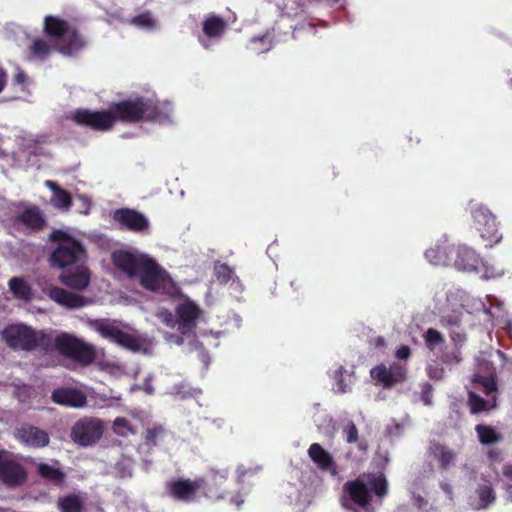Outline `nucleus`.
I'll list each match as a JSON object with an SVG mask.
<instances>
[{"label":"nucleus","instance_id":"6e6552de","mask_svg":"<svg viewBox=\"0 0 512 512\" xmlns=\"http://www.w3.org/2000/svg\"><path fill=\"white\" fill-rule=\"evenodd\" d=\"M205 484L206 480L203 477L195 479L177 477L166 482L165 491L173 500L189 504L198 500V493Z\"/></svg>","mask_w":512,"mask_h":512},{"label":"nucleus","instance_id":"4d7b16f0","mask_svg":"<svg viewBox=\"0 0 512 512\" xmlns=\"http://www.w3.org/2000/svg\"><path fill=\"white\" fill-rule=\"evenodd\" d=\"M452 359L454 360L455 363H459L462 361L460 349H455V351L452 353Z\"/></svg>","mask_w":512,"mask_h":512},{"label":"nucleus","instance_id":"f3484780","mask_svg":"<svg viewBox=\"0 0 512 512\" xmlns=\"http://www.w3.org/2000/svg\"><path fill=\"white\" fill-rule=\"evenodd\" d=\"M27 480L25 468L16 460L6 456L0 466V481L8 487H18Z\"/></svg>","mask_w":512,"mask_h":512},{"label":"nucleus","instance_id":"79ce46f5","mask_svg":"<svg viewBox=\"0 0 512 512\" xmlns=\"http://www.w3.org/2000/svg\"><path fill=\"white\" fill-rule=\"evenodd\" d=\"M440 324L449 331L456 328L458 329L461 326V317L455 313L443 315L440 318Z\"/></svg>","mask_w":512,"mask_h":512},{"label":"nucleus","instance_id":"72a5a7b5","mask_svg":"<svg viewBox=\"0 0 512 512\" xmlns=\"http://www.w3.org/2000/svg\"><path fill=\"white\" fill-rule=\"evenodd\" d=\"M226 23L219 16H211L203 23V32L208 37H219L225 30Z\"/></svg>","mask_w":512,"mask_h":512},{"label":"nucleus","instance_id":"cd10ccee","mask_svg":"<svg viewBox=\"0 0 512 512\" xmlns=\"http://www.w3.org/2000/svg\"><path fill=\"white\" fill-rule=\"evenodd\" d=\"M449 251L450 245L436 246L429 248L425 252V257L433 265L450 266L453 256L448 253Z\"/></svg>","mask_w":512,"mask_h":512},{"label":"nucleus","instance_id":"e433bc0d","mask_svg":"<svg viewBox=\"0 0 512 512\" xmlns=\"http://www.w3.org/2000/svg\"><path fill=\"white\" fill-rule=\"evenodd\" d=\"M116 344L133 352L139 351L141 348L139 340L132 334L123 330Z\"/></svg>","mask_w":512,"mask_h":512},{"label":"nucleus","instance_id":"b1692460","mask_svg":"<svg viewBox=\"0 0 512 512\" xmlns=\"http://www.w3.org/2000/svg\"><path fill=\"white\" fill-rule=\"evenodd\" d=\"M429 452L430 455L437 460L438 466L441 470L449 469L456 459V453L454 450L436 441L430 443Z\"/></svg>","mask_w":512,"mask_h":512},{"label":"nucleus","instance_id":"2eb2a0df","mask_svg":"<svg viewBox=\"0 0 512 512\" xmlns=\"http://www.w3.org/2000/svg\"><path fill=\"white\" fill-rule=\"evenodd\" d=\"M147 257L145 254H134L127 250L119 249L112 252L111 260L113 265L129 278H136L141 265Z\"/></svg>","mask_w":512,"mask_h":512},{"label":"nucleus","instance_id":"5fc2aeb1","mask_svg":"<svg viewBox=\"0 0 512 512\" xmlns=\"http://www.w3.org/2000/svg\"><path fill=\"white\" fill-rule=\"evenodd\" d=\"M500 451L496 449H491L488 451V457L491 460H498L500 458Z\"/></svg>","mask_w":512,"mask_h":512},{"label":"nucleus","instance_id":"aec40b11","mask_svg":"<svg viewBox=\"0 0 512 512\" xmlns=\"http://www.w3.org/2000/svg\"><path fill=\"white\" fill-rule=\"evenodd\" d=\"M60 282L70 289L83 291L91 281L90 270L82 264L75 266L74 270L63 272L59 276Z\"/></svg>","mask_w":512,"mask_h":512},{"label":"nucleus","instance_id":"37998d69","mask_svg":"<svg viewBox=\"0 0 512 512\" xmlns=\"http://www.w3.org/2000/svg\"><path fill=\"white\" fill-rule=\"evenodd\" d=\"M478 496L482 503L488 505L495 500V493L490 485H482L478 489Z\"/></svg>","mask_w":512,"mask_h":512},{"label":"nucleus","instance_id":"58836bf2","mask_svg":"<svg viewBox=\"0 0 512 512\" xmlns=\"http://www.w3.org/2000/svg\"><path fill=\"white\" fill-rule=\"evenodd\" d=\"M50 51V45L43 39L37 38L33 41L31 52L35 57L43 59L50 54Z\"/></svg>","mask_w":512,"mask_h":512},{"label":"nucleus","instance_id":"09e8293b","mask_svg":"<svg viewBox=\"0 0 512 512\" xmlns=\"http://www.w3.org/2000/svg\"><path fill=\"white\" fill-rule=\"evenodd\" d=\"M344 372H345V370H344L343 366H339L334 372V379L337 382V389H338V392H340V393L347 392V385L345 384L344 379H343Z\"/></svg>","mask_w":512,"mask_h":512},{"label":"nucleus","instance_id":"7c9ffc66","mask_svg":"<svg viewBox=\"0 0 512 512\" xmlns=\"http://www.w3.org/2000/svg\"><path fill=\"white\" fill-rule=\"evenodd\" d=\"M479 442L482 445L490 446L502 440V435L498 433L492 426L478 424L475 426Z\"/></svg>","mask_w":512,"mask_h":512},{"label":"nucleus","instance_id":"f03ea898","mask_svg":"<svg viewBox=\"0 0 512 512\" xmlns=\"http://www.w3.org/2000/svg\"><path fill=\"white\" fill-rule=\"evenodd\" d=\"M1 338L12 350L32 352L41 349L45 352L53 350V337L44 330H36L31 326L19 323L6 326Z\"/></svg>","mask_w":512,"mask_h":512},{"label":"nucleus","instance_id":"f704fd0d","mask_svg":"<svg viewBox=\"0 0 512 512\" xmlns=\"http://www.w3.org/2000/svg\"><path fill=\"white\" fill-rule=\"evenodd\" d=\"M423 339L426 348L430 351L435 350L436 347L442 345L445 342L444 335L434 328H428L423 334Z\"/></svg>","mask_w":512,"mask_h":512},{"label":"nucleus","instance_id":"a211bd4d","mask_svg":"<svg viewBox=\"0 0 512 512\" xmlns=\"http://www.w3.org/2000/svg\"><path fill=\"white\" fill-rule=\"evenodd\" d=\"M448 253L453 256L450 266L458 270L472 271L475 270L480 263L479 256L476 252L467 246L450 245V251Z\"/></svg>","mask_w":512,"mask_h":512},{"label":"nucleus","instance_id":"3c124183","mask_svg":"<svg viewBox=\"0 0 512 512\" xmlns=\"http://www.w3.org/2000/svg\"><path fill=\"white\" fill-rule=\"evenodd\" d=\"M421 399L425 405L432 404V386L430 384H426L421 392Z\"/></svg>","mask_w":512,"mask_h":512},{"label":"nucleus","instance_id":"bb28decb","mask_svg":"<svg viewBox=\"0 0 512 512\" xmlns=\"http://www.w3.org/2000/svg\"><path fill=\"white\" fill-rule=\"evenodd\" d=\"M45 186L53 192L52 204L54 207L68 210L73 202L68 191L62 189L56 182L47 180Z\"/></svg>","mask_w":512,"mask_h":512},{"label":"nucleus","instance_id":"393cba45","mask_svg":"<svg viewBox=\"0 0 512 512\" xmlns=\"http://www.w3.org/2000/svg\"><path fill=\"white\" fill-rule=\"evenodd\" d=\"M91 326L101 337L113 343H117L122 332V329L108 319H96L91 322Z\"/></svg>","mask_w":512,"mask_h":512},{"label":"nucleus","instance_id":"ea45409f","mask_svg":"<svg viewBox=\"0 0 512 512\" xmlns=\"http://www.w3.org/2000/svg\"><path fill=\"white\" fill-rule=\"evenodd\" d=\"M214 271L217 280L221 284H226L234 274L232 268L226 263L216 265Z\"/></svg>","mask_w":512,"mask_h":512},{"label":"nucleus","instance_id":"de8ad7c7","mask_svg":"<svg viewBox=\"0 0 512 512\" xmlns=\"http://www.w3.org/2000/svg\"><path fill=\"white\" fill-rule=\"evenodd\" d=\"M251 43L252 45L261 43L260 48L252 47V49L257 53L268 51L271 48V41L267 36L255 37L251 40Z\"/></svg>","mask_w":512,"mask_h":512},{"label":"nucleus","instance_id":"dca6fc26","mask_svg":"<svg viewBox=\"0 0 512 512\" xmlns=\"http://www.w3.org/2000/svg\"><path fill=\"white\" fill-rule=\"evenodd\" d=\"M15 438L22 445L34 449L44 448L50 443V436L45 430L30 424L18 427Z\"/></svg>","mask_w":512,"mask_h":512},{"label":"nucleus","instance_id":"a18cd8bd","mask_svg":"<svg viewBox=\"0 0 512 512\" xmlns=\"http://www.w3.org/2000/svg\"><path fill=\"white\" fill-rule=\"evenodd\" d=\"M132 23L139 27L152 28L155 24L149 13H142L132 19Z\"/></svg>","mask_w":512,"mask_h":512},{"label":"nucleus","instance_id":"39448f33","mask_svg":"<svg viewBox=\"0 0 512 512\" xmlns=\"http://www.w3.org/2000/svg\"><path fill=\"white\" fill-rule=\"evenodd\" d=\"M44 33L58 41L59 51L70 55L84 47V41L77 31L69 23L56 16H46L44 18Z\"/></svg>","mask_w":512,"mask_h":512},{"label":"nucleus","instance_id":"8fccbe9b","mask_svg":"<svg viewBox=\"0 0 512 512\" xmlns=\"http://www.w3.org/2000/svg\"><path fill=\"white\" fill-rule=\"evenodd\" d=\"M28 81L29 77L27 76V74L21 68H17V71L13 76V83L15 85L21 86L22 90H24L26 88Z\"/></svg>","mask_w":512,"mask_h":512},{"label":"nucleus","instance_id":"423d86ee","mask_svg":"<svg viewBox=\"0 0 512 512\" xmlns=\"http://www.w3.org/2000/svg\"><path fill=\"white\" fill-rule=\"evenodd\" d=\"M53 349L82 366L92 364L97 357L96 347L93 344L66 332L60 333L53 339Z\"/></svg>","mask_w":512,"mask_h":512},{"label":"nucleus","instance_id":"a878e982","mask_svg":"<svg viewBox=\"0 0 512 512\" xmlns=\"http://www.w3.org/2000/svg\"><path fill=\"white\" fill-rule=\"evenodd\" d=\"M496 401L497 398L495 395H493L491 399L486 400L473 391H468L467 394V404L470 413L473 415L494 409L496 407Z\"/></svg>","mask_w":512,"mask_h":512},{"label":"nucleus","instance_id":"c756f323","mask_svg":"<svg viewBox=\"0 0 512 512\" xmlns=\"http://www.w3.org/2000/svg\"><path fill=\"white\" fill-rule=\"evenodd\" d=\"M37 472L41 478L54 485H61L65 480V473L60 468L47 463H40Z\"/></svg>","mask_w":512,"mask_h":512},{"label":"nucleus","instance_id":"9b49d317","mask_svg":"<svg viewBox=\"0 0 512 512\" xmlns=\"http://www.w3.org/2000/svg\"><path fill=\"white\" fill-rule=\"evenodd\" d=\"M175 313L178 331L182 335H189L196 329L198 320L202 316L203 311L198 304L187 299L178 304Z\"/></svg>","mask_w":512,"mask_h":512},{"label":"nucleus","instance_id":"603ef678","mask_svg":"<svg viewBox=\"0 0 512 512\" xmlns=\"http://www.w3.org/2000/svg\"><path fill=\"white\" fill-rule=\"evenodd\" d=\"M411 355V349L407 345L400 346L395 353V356L398 359H407Z\"/></svg>","mask_w":512,"mask_h":512},{"label":"nucleus","instance_id":"0eeeda50","mask_svg":"<svg viewBox=\"0 0 512 512\" xmlns=\"http://www.w3.org/2000/svg\"><path fill=\"white\" fill-rule=\"evenodd\" d=\"M471 215L474 227L486 247H492L501 241L502 234L499 233L496 217L486 206L471 203Z\"/></svg>","mask_w":512,"mask_h":512},{"label":"nucleus","instance_id":"13d9d810","mask_svg":"<svg viewBox=\"0 0 512 512\" xmlns=\"http://www.w3.org/2000/svg\"><path fill=\"white\" fill-rule=\"evenodd\" d=\"M290 286L295 292H298V290L301 288V281L299 279H294L290 282Z\"/></svg>","mask_w":512,"mask_h":512},{"label":"nucleus","instance_id":"f257e3e1","mask_svg":"<svg viewBox=\"0 0 512 512\" xmlns=\"http://www.w3.org/2000/svg\"><path fill=\"white\" fill-rule=\"evenodd\" d=\"M109 109L114 117V125L117 121L123 123H138L140 121L165 123L169 121L171 112L170 104L142 96L113 103Z\"/></svg>","mask_w":512,"mask_h":512},{"label":"nucleus","instance_id":"49530a36","mask_svg":"<svg viewBox=\"0 0 512 512\" xmlns=\"http://www.w3.org/2000/svg\"><path fill=\"white\" fill-rule=\"evenodd\" d=\"M343 432L345 434L346 441L348 443H355L358 441V429H357L356 425L354 424V422H352V421L348 422V424L345 426Z\"/></svg>","mask_w":512,"mask_h":512},{"label":"nucleus","instance_id":"ddd939ff","mask_svg":"<svg viewBox=\"0 0 512 512\" xmlns=\"http://www.w3.org/2000/svg\"><path fill=\"white\" fill-rule=\"evenodd\" d=\"M166 271L153 259L147 256L140 267L138 278L147 290L157 291L163 285Z\"/></svg>","mask_w":512,"mask_h":512},{"label":"nucleus","instance_id":"412c9836","mask_svg":"<svg viewBox=\"0 0 512 512\" xmlns=\"http://www.w3.org/2000/svg\"><path fill=\"white\" fill-rule=\"evenodd\" d=\"M51 399L56 404L72 408H81L87 402V397L82 391L70 387L55 389L52 392Z\"/></svg>","mask_w":512,"mask_h":512},{"label":"nucleus","instance_id":"a19ab883","mask_svg":"<svg viewBox=\"0 0 512 512\" xmlns=\"http://www.w3.org/2000/svg\"><path fill=\"white\" fill-rule=\"evenodd\" d=\"M164 429L161 426H154L147 429L144 437L145 444L149 447H154L158 444V438L163 434Z\"/></svg>","mask_w":512,"mask_h":512},{"label":"nucleus","instance_id":"6ab92c4d","mask_svg":"<svg viewBox=\"0 0 512 512\" xmlns=\"http://www.w3.org/2000/svg\"><path fill=\"white\" fill-rule=\"evenodd\" d=\"M14 223L24 226L30 233H37L46 226V218L38 206L32 205L18 213Z\"/></svg>","mask_w":512,"mask_h":512},{"label":"nucleus","instance_id":"4c0bfd02","mask_svg":"<svg viewBox=\"0 0 512 512\" xmlns=\"http://www.w3.org/2000/svg\"><path fill=\"white\" fill-rule=\"evenodd\" d=\"M311 0H285L283 9L288 15L296 16L304 12Z\"/></svg>","mask_w":512,"mask_h":512},{"label":"nucleus","instance_id":"473e14b6","mask_svg":"<svg viewBox=\"0 0 512 512\" xmlns=\"http://www.w3.org/2000/svg\"><path fill=\"white\" fill-rule=\"evenodd\" d=\"M57 506L60 512H83L84 510L83 500L76 494L60 497Z\"/></svg>","mask_w":512,"mask_h":512},{"label":"nucleus","instance_id":"5701e85b","mask_svg":"<svg viewBox=\"0 0 512 512\" xmlns=\"http://www.w3.org/2000/svg\"><path fill=\"white\" fill-rule=\"evenodd\" d=\"M48 296L51 300L69 309H78L87 305L88 301L84 296L67 291L58 286L52 287Z\"/></svg>","mask_w":512,"mask_h":512},{"label":"nucleus","instance_id":"f8f14e48","mask_svg":"<svg viewBox=\"0 0 512 512\" xmlns=\"http://www.w3.org/2000/svg\"><path fill=\"white\" fill-rule=\"evenodd\" d=\"M112 219L121 228L134 233H145L150 227L148 218L143 213L132 208L116 209L112 214Z\"/></svg>","mask_w":512,"mask_h":512},{"label":"nucleus","instance_id":"052dcab7","mask_svg":"<svg viewBox=\"0 0 512 512\" xmlns=\"http://www.w3.org/2000/svg\"><path fill=\"white\" fill-rule=\"evenodd\" d=\"M217 497H218V498H223L222 493H219V494L217 495Z\"/></svg>","mask_w":512,"mask_h":512},{"label":"nucleus","instance_id":"c03bdc74","mask_svg":"<svg viewBox=\"0 0 512 512\" xmlns=\"http://www.w3.org/2000/svg\"><path fill=\"white\" fill-rule=\"evenodd\" d=\"M449 336L455 349H460L467 340L466 333L460 328L449 331Z\"/></svg>","mask_w":512,"mask_h":512},{"label":"nucleus","instance_id":"6e6d98bb","mask_svg":"<svg viewBox=\"0 0 512 512\" xmlns=\"http://www.w3.org/2000/svg\"><path fill=\"white\" fill-rule=\"evenodd\" d=\"M503 475L509 479H512V465L511 464L504 465Z\"/></svg>","mask_w":512,"mask_h":512},{"label":"nucleus","instance_id":"1a4fd4ad","mask_svg":"<svg viewBox=\"0 0 512 512\" xmlns=\"http://www.w3.org/2000/svg\"><path fill=\"white\" fill-rule=\"evenodd\" d=\"M70 119L77 126L98 132L110 131L114 127V117L110 109L93 111L78 108L72 113Z\"/></svg>","mask_w":512,"mask_h":512},{"label":"nucleus","instance_id":"864d4df0","mask_svg":"<svg viewBox=\"0 0 512 512\" xmlns=\"http://www.w3.org/2000/svg\"><path fill=\"white\" fill-rule=\"evenodd\" d=\"M8 83V73L0 63V93L4 91Z\"/></svg>","mask_w":512,"mask_h":512},{"label":"nucleus","instance_id":"4468645a","mask_svg":"<svg viewBox=\"0 0 512 512\" xmlns=\"http://www.w3.org/2000/svg\"><path fill=\"white\" fill-rule=\"evenodd\" d=\"M406 373V368L398 363H393L389 367L379 364L370 371L372 379L384 388H392L396 384L404 382Z\"/></svg>","mask_w":512,"mask_h":512},{"label":"nucleus","instance_id":"4be33fe9","mask_svg":"<svg viewBox=\"0 0 512 512\" xmlns=\"http://www.w3.org/2000/svg\"><path fill=\"white\" fill-rule=\"evenodd\" d=\"M308 456L321 471L329 472L332 476H336L338 474L337 464L333 456L319 443H313L310 445L308 449Z\"/></svg>","mask_w":512,"mask_h":512},{"label":"nucleus","instance_id":"20e7f679","mask_svg":"<svg viewBox=\"0 0 512 512\" xmlns=\"http://www.w3.org/2000/svg\"><path fill=\"white\" fill-rule=\"evenodd\" d=\"M343 490L348 494L353 503L365 508L372 501L371 492L377 497L383 498L388 493V482L384 474L368 473L347 481Z\"/></svg>","mask_w":512,"mask_h":512},{"label":"nucleus","instance_id":"7ed1b4c3","mask_svg":"<svg viewBox=\"0 0 512 512\" xmlns=\"http://www.w3.org/2000/svg\"><path fill=\"white\" fill-rule=\"evenodd\" d=\"M49 240L57 243L49 257L51 267L64 270L84 263L87 253L79 240L58 229L51 232Z\"/></svg>","mask_w":512,"mask_h":512},{"label":"nucleus","instance_id":"c85d7f7f","mask_svg":"<svg viewBox=\"0 0 512 512\" xmlns=\"http://www.w3.org/2000/svg\"><path fill=\"white\" fill-rule=\"evenodd\" d=\"M474 388L482 390V392L490 396L492 393L497 392V381L496 375L491 373L487 376L481 375L479 373H475L471 379Z\"/></svg>","mask_w":512,"mask_h":512},{"label":"nucleus","instance_id":"c9c22d12","mask_svg":"<svg viewBox=\"0 0 512 512\" xmlns=\"http://www.w3.org/2000/svg\"><path fill=\"white\" fill-rule=\"evenodd\" d=\"M113 431L121 437L135 435L136 429L131 425L128 419L124 417H117L113 422Z\"/></svg>","mask_w":512,"mask_h":512},{"label":"nucleus","instance_id":"bf43d9fd","mask_svg":"<svg viewBox=\"0 0 512 512\" xmlns=\"http://www.w3.org/2000/svg\"><path fill=\"white\" fill-rule=\"evenodd\" d=\"M358 449L363 451V452H366L367 449H368V443L365 440L360 441L358 443Z\"/></svg>","mask_w":512,"mask_h":512},{"label":"nucleus","instance_id":"9d476101","mask_svg":"<svg viewBox=\"0 0 512 512\" xmlns=\"http://www.w3.org/2000/svg\"><path fill=\"white\" fill-rule=\"evenodd\" d=\"M104 432L103 423L94 417H83L75 422L71 428L70 438L80 446L94 445L101 439Z\"/></svg>","mask_w":512,"mask_h":512},{"label":"nucleus","instance_id":"680f3d73","mask_svg":"<svg viewBox=\"0 0 512 512\" xmlns=\"http://www.w3.org/2000/svg\"><path fill=\"white\" fill-rule=\"evenodd\" d=\"M511 82H512V79H511Z\"/></svg>","mask_w":512,"mask_h":512},{"label":"nucleus","instance_id":"2f4dec72","mask_svg":"<svg viewBox=\"0 0 512 512\" xmlns=\"http://www.w3.org/2000/svg\"><path fill=\"white\" fill-rule=\"evenodd\" d=\"M9 289L16 299L28 301L32 297L31 287L21 277H13L9 281Z\"/></svg>","mask_w":512,"mask_h":512}]
</instances>
